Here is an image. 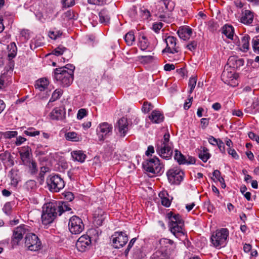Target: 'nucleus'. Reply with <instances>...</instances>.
<instances>
[{"mask_svg": "<svg viewBox=\"0 0 259 259\" xmlns=\"http://www.w3.org/2000/svg\"><path fill=\"white\" fill-rule=\"evenodd\" d=\"M254 15L253 12L249 10H245L242 12L240 22L244 25H252L253 22Z\"/></svg>", "mask_w": 259, "mask_h": 259, "instance_id": "18", "label": "nucleus"}, {"mask_svg": "<svg viewBox=\"0 0 259 259\" xmlns=\"http://www.w3.org/2000/svg\"><path fill=\"white\" fill-rule=\"evenodd\" d=\"M174 158L179 164H184L187 163L186 157L178 150L175 151Z\"/></svg>", "mask_w": 259, "mask_h": 259, "instance_id": "38", "label": "nucleus"}, {"mask_svg": "<svg viewBox=\"0 0 259 259\" xmlns=\"http://www.w3.org/2000/svg\"><path fill=\"white\" fill-rule=\"evenodd\" d=\"M170 135L166 133L162 139L158 141L156 146V150L158 155L162 158L169 159L172 155V144L169 141Z\"/></svg>", "mask_w": 259, "mask_h": 259, "instance_id": "3", "label": "nucleus"}, {"mask_svg": "<svg viewBox=\"0 0 259 259\" xmlns=\"http://www.w3.org/2000/svg\"><path fill=\"white\" fill-rule=\"evenodd\" d=\"M199 158L204 162H206L210 157V154L208 152V149L203 146H201L197 149Z\"/></svg>", "mask_w": 259, "mask_h": 259, "instance_id": "25", "label": "nucleus"}, {"mask_svg": "<svg viewBox=\"0 0 259 259\" xmlns=\"http://www.w3.org/2000/svg\"><path fill=\"white\" fill-rule=\"evenodd\" d=\"M242 59H237L235 56L230 57L228 60V64L234 68H237L244 64Z\"/></svg>", "mask_w": 259, "mask_h": 259, "instance_id": "27", "label": "nucleus"}, {"mask_svg": "<svg viewBox=\"0 0 259 259\" xmlns=\"http://www.w3.org/2000/svg\"><path fill=\"white\" fill-rule=\"evenodd\" d=\"M42 211L52 214L55 217L58 214L61 215L65 211H70V213H73L69 204L63 201L46 203L42 207Z\"/></svg>", "mask_w": 259, "mask_h": 259, "instance_id": "4", "label": "nucleus"}, {"mask_svg": "<svg viewBox=\"0 0 259 259\" xmlns=\"http://www.w3.org/2000/svg\"><path fill=\"white\" fill-rule=\"evenodd\" d=\"M87 114V111L85 109H80L78 110L77 113V118L81 119L85 117Z\"/></svg>", "mask_w": 259, "mask_h": 259, "instance_id": "56", "label": "nucleus"}, {"mask_svg": "<svg viewBox=\"0 0 259 259\" xmlns=\"http://www.w3.org/2000/svg\"><path fill=\"white\" fill-rule=\"evenodd\" d=\"M49 84V80L46 78H42L37 80L35 84V88L40 91H45Z\"/></svg>", "mask_w": 259, "mask_h": 259, "instance_id": "31", "label": "nucleus"}, {"mask_svg": "<svg viewBox=\"0 0 259 259\" xmlns=\"http://www.w3.org/2000/svg\"><path fill=\"white\" fill-rule=\"evenodd\" d=\"M250 36L248 34H245L241 38V48L240 50L243 52H246L249 49Z\"/></svg>", "mask_w": 259, "mask_h": 259, "instance_id": "34", "label": "nucleus"}, {"mask_svg": "<svg viewBox=\"0 0 259 259\" xmlns=\"http://www.w3.org/2000/svg\"><path fill=\"white\" fill-rule=\"evenodd\" d=\"M149 118L151 122L154 123H159L163 121L164 119L163 115L158 110L153 111L149 116Z\"/></svg>", "mask_w": 259, "mask_h": 259, "instance_id": "24", "label": "nucleus"}, {"mask_svg": "<svg viewBox=\"0 0 259 259\" xmlns=\"http://www.w3.org/2000/svg\"><path fill=\"white\" fill-rule=\"evenodd\" d=\"M222 80L226 84H230L236 77L233 72L228 70H224L221 75Z\"/></svg>", "mask_w": 259, "mask_h": 259, "instance_id": "29", "label": "nucleus"}, {"mask_svg": "<svg viewBox=\"0 0 259 259\" xmlns=\"http://www.w3.org/2000/svg\"><path fill=\"white\" fill-rule=\"evenodd\" d=\"M222 33L228 38L233 39L234 33V29L232 26L225 25L223 27Z\"/></svg>", "mask_w": 259, "mask_h": 259, "instance_id": "33", "label": "nucleus"}, {"mask_svg": "<svg viewBox=\"0 0 259 259\" xmlns=\"http://www.w3.org/2000/svg\"><path fill=\"white\" fill-rule=\"evenodd\" d=\"M89 3L98 6H103L107 3V0H88Z\"/></svg>", "mask_w": 259, "mask_h": 259, "instance_id": "53", "label": "nucleus"}, {"mask_svg": "<svg viewBox=\"0 0 259 259\" xmlns=\"http://www.w3.org/2000/svg\"><path fill=\"white\" fill-rule=\"evenodd\" d=\"M8 49L9 50L8 57L9 60H11L15 57L17 54V48L15 43L11 42L9 45L8 46Z\"/></svg>", "mask_w": 259, "mask_h": 259, "instance_id": "36", "label": "nucleus"}, {"mask_svg": "<svg viewBox=\"0 0 259 259\" xmlns=\"http://www.w3.org/2000/svg\"><path fill=\"white\" fill-rule=\"evenodd\" d=\"M165 193H160L159 194V197L161 198V204L162 205L165 207H169L171 204L170 201L169 199L165 196ZM166 195H167V193H166Z\"/></svg>", "mask_w": 259, "mask_h": 259, "instance_id": "45", "label": "nucleus"}, {"mask_svg": "<svg viewBox=\"0 0 259 259\" xmlns=\"http://www.w3.org/2000/svg\"><path fill=\"white\" fill-rule=\"evenodd\" d=\"M166 47L162 52H167L171 54L177 53L180 52V47L177 46V39L173 36H168L165 39Z\"/></svg>", "mask_w": 259, "mask_h": 259, "instance_id": "15", "label": "nucleus"}, {"mask_svg": "<svg viewBox=\"0 0 259 259\" xmlns=\"http://www.w3.org/2000/svg\"><path fill=\"white\" fill-rule=\"evenodd\" d=\"M217 145L218 146V148L220 149V151L222 153H225V144H224V142L221 140H220V141H219V142L218 143V144Z\"/></svg>", "mask_w": 259, "mask_h": 259, "instance_id": "62", "label": "nucleus"}, {"mask_svg": "<svg viewBox=\"0 0 259 259\" xmlns=\"http://www.w3.org/2000/svg\"><path fill=\"white\" fill-rule=\"evenodd\" d=\"M115 130L119 137H124L129 130L127 118L122 117L119 119L115 126Z\"/></svg>", "mask_w": 259, "mask_h": 259, "instance_id": "16", "label": "nucleus"}, {"mask_svg": "<svg viewBox=\"0 0 259 259\" xmlns=\"http://www.w3.org/2000/svg\"><path fill=\"white\" fill-rule=\"evenodd\" d=\"M29 227L25 225H21L13 230V234L12 237V244L13 245H17L23 238L24 234H27L29 231Z\"/></svg>", "mask_w": 259, "mask_h": 259, "instance_id": "13", "label": "nucleus"}, {"mask_svg": "<svg viewBox=\"0 0 259 259\" xmlns=\"http://www.w3.org/2000/svg\"><path fill=\"white\" fill-rule=\"evenodd\" d=\"M0 160L4 163H7L9 166H12L14 165V161L13 156L8 151L0 154Z\"/></svg>", "mask_w": 259, "mask_h": 259, "instance_id": "23", "label": "nucleus"}, {"mask_svg": "<svg viewBox=\"0 0 259 259\" xmlns=\"http://www.w3.org/2000/svg\"><path fill=\"white\" fill-rule=\"evenodd\" d=\"M74 66L66 65L65 66L54 69V78L63 87L71 85L73 80Z\"/></svg>", "mask_w": 259, "mask_h": 259, "instance_id": "1", "label": "nucleus"}, {"mask_svg": "<svg viewBox=\"0 0 259 259\" xmlns=\"http://www.w3.org/2000/svg\"><path fill=\"white\" fill-rule=\"evenodd\" d=\"M143 167L146 171L153 174H159L163 171V166L160 163L159 159L156 157L144 162Z\"/></svg>", "mask_w": 259, "mask_h": 259, "instance_id": "6", "label": "nucleus"}, {"mask_svg": "<svg viewBox=\"0 0 259 259\" xmlns=\"http://www.w3.org/2000/svg\"><path fill=\"white\" fill-rule=\"evenodd\" d=\"M25 246L31 251H36L40 248L41 242L38 237L33 233H27L25 238Z\"/></svg>", "mask_w": 259, "mask_h": 259, "instance_id": "11", "label": "nucleus"}, {"mask_svg": "<svg viewBox=\"0 0 259 259\" xmlns=\"http://www.w3.org/2000/svg\"><path fill=\"white\" fill-rule=\"evenodd\" d=\"M136 240H137L136 238H134L129 242V243L128 244V246H127V248L125 249V250L124 251V253H125V254L126 255H127V254L128 253V252H129L130 249L132 247V246H133L134 244L136 242Z\"/></svg>", "mask_w": 259, "mask_h": 259, "instance_id": "58", "label": "nucleus"}, {"mask_svg": "<svg viewBox=\"0 0 259 259\" xmlns=\"http://www.w3.org/2000/svg\"><path fill=\"white\" fill-rule=\"evenodd\" d=\"M112 245L115 248H120L124 246L128 240L127 235L125 232H115L111 236Z\"/></svg>", "mask_w": 259, "mask_h": 259, "instance_id": "12", "label": "nucleus"}, {"mask_svg": "<svg viewBox=\"0 0 259 259\" xmlns=\"http://www.w3.org/2000/svg\"><path fill=\"white\" fill-rule=\"evenodd\" d=\"M62 34V32L60 30H53L50 31L49 32V36L52 39H56L60 37Z\"/></svg>", "mask_w": 259, "mask_h": 259, "instance_id": "47", "label": "nucleus"}, {"mask_svg": "<svg viewBox=\"0 0 259 259\" xmlns=\"http://www.w3.org/2000/svg\"><path fill=\"white\" fill-rule=\"evenodd\" d=\"M153 106L152 105L151 103H149L147 101H145L144 102L142 110L143 112L145 113H148L153 108Z\"/></svg>", "mask_w": 259, "mask_h": 259, "instance_id": "50", "label": "nucleus"}, {"mask_svg": "<svg viewBox=\"0 0 259 259\" xmlns=\"http://www.w3.org/2000/svg\"><path fill=\"white\" fill-rule=\"evenodd\" d=\"M197 42L196 41L193 40L189 42L186 46V48L190 51H193L196 49Z\"/></svg>", "mask_w": 259, "mask_h": 259, "instance_id": "54", "label": "nucleus"}, {"mask_svg": "<svg viewBox=\"0 0 259 259\" xmlns=\"http://www.w3.org/2000/svg\"><path fill=\"white\" fill-rule=\"evenodd\" d=\"M64 195L65 199L69 201H72L74 198V194L71 192H66L64 193Z\"/></svg>", "mask_w": 259, "mask_h": 259, "instance_id": "57", "label": "nucleus"}, {"mask_svg": "<svg viewBox=\"0 0 259 259\" xmlns=\"http://www.w3.org/2000/svg\"><path fill=\"white\" fill-rule=\"evenodd\" d=\"M26 141V139L22 137L21 136H19L16 138V140L15 141V144L17 146H19L23 144L25 141Z\"/></svg>", "mask_w": 259, "mask_h": 259, "instance_id": "63", "label": "nucleus"}, {"mask_svg": "<svg viewBox=\"0 0 259 259\" xmlns=\"http://www.w3.org/2000/svg\"><path fill=\"white\" fill-rule=\"evenodd\" d=\"M163 24L161 22L158 23L154 24L153 25V30L156 33H158L159 31L162 28Z\"/></svg>", "mask_w": 259, "mask_h": 259, "instance_id": "60", "label": "nucleus"}, {"mask_svg": "<svg viewBox=\"0 0 259 259\" xmlns=\"http://www.w3.org/2000/svg\"><path fill=\"white\" fill-rule=\"evenodd\" d=\"M213 176L221 184L224 185V179L221 177V172L219 170L217 169L213 171Z\"/></svg>", "mask_w": 259, "mask_h": 259, "instance_id": "52", "label": "nucleus"}, {"mask_svg": "<svg viewBox=\"0 0 259 259\" xmlns=\"http://www.w3.org/2000/svg\"><path fill=\"white\" fill-rule=\"evenodd\" d=\"M149 45V42L145 35H143L139 37L138 46L142 50H145Z\"/></svg>", "mask_w": 259, "mask_h": 259, "instance_id": "39", "label": "nucleus"}, {"mask_svg": "<svg viewBox=\"0 0 259 259\" xmlns=\"http://www.w3.org/2000/svg\"><path fill=\"white\" fill-rule=\"evenodd\" d=\"M68 227L72 234H78L84 230V225L79 217L73 215L69 220Z\"/></svg>", "mask_w": 259, "mask_h": 259, "instance_id": "9", "label": "nucleus"}, {"mask_svg": "<svg viewBox=\"0 0 259 259\" xmlns=\"http://www.w3.org/2000/svg\"><path fill=\"white\" fill-rule=\"evenodd\" d=\"M150 259H170L169 254L162 253L161 251H156L150 256Z\"/></svg>", "mask_w": 259, "mask_h": 259, "instance_id": "40", "label": "nucleus"}, {"mask_svg": "<svg viewBox=\"0 0 259 259\" xmlns=\"http://www.w3.org/2000/svg\"><path fill=\"white\" fill-rule=\"evenodd\" d=\"M63 5L65 7L72 6L74 4V0H62Z\"/></svg>", "mask_w": 259, "mask_h": 259, "instance_id": "61", "label": "nucleus"}, {"mask_svg": "<svg viewBox=\"0 0 259 259\" xmlns=\"http://www.w3.org/2000/svg\"><path fill=\"white\" fill-rule=\"evenodd\" d=\"M30 151L31 149L28 146H24L19 151L20 158L23 164H25L29 161Z\"/></svg>", "mask_w": 259, "mask_h": 259, "instance_id": "26", "label": "nucleus"}, {"mask_svg": "<svg viewBox=\"0 0 259 259\" xmlns=\"http://www.w3.org/2000/svg\"><path fill=\"white\" fill-rule=\"evenodd\" d=\"M124 40L128 46H132L135 40V37L134 32L129 31L124 35Z\"/></svg>", "mask_w": 259, "mask_h": 259, "instance_id": "41", "label": "nucleus"}, {"mask_svg": "<svg viewBox=\"0 0 259 259\" xmlns=\"http://www.w3.org/2000/svg\"><path fill=\"white\" fill-rule=\"evenodd\" d=\"M3 210L6 214L8 215L10 214L12 210V207L10 203H6L3 207Z\"/></svg>", "mask_w": 259, "mask_h": 259, "instance_id": "55", "label": "nucleus"}, {"mask_svg": "<svg viewBox=\"0 0 259 259\" xmlns=\"http://www.w3.org/2000/svg\"><path fill=\"white\" fill-rule=\"evenodd\" d=\"M71 156L74 160L80 162H83L87 157L83 152L80 150L72 151Z\"/></svg>", "mask_w": 259, "mask_h": 259, "instance_id": "32", "label": "nucleus"}, {"mask_svg": "<svg viewBox=\"0 0 259 259\" xmlns=\"http://www.w3.org/2000/svg\"><path fill=\"white\" fill-rule=\"evenodd\" d=\"M1 133V137H3L5 139H10L14 137H16L18 135V132L17 131H7L5 132H0Z\"/></svg>", "mask_w": 259, "mask_h": 259, "instance_id": "44", "label": "nucleus"}, {"mask_svg": "<svg viewBox=\"0 0 259 259\" xmlns=\"http://www.w3.org/2000/svg\"><path fill=\"white\" fill-rule=\"evenodd\" d=\"M91 239L88 235H83L80 236L76 243V247L77 250L83 252L90 246Z\"/></svg>", "mask_w": 259, "mask_h": 259, "instance_id": "17", "label": "nucleus"}, {"mask_svg": "<svg viewBox=\"0 0 259 259\" xmlns=\"http://www.w3.org/2000/svg\"><path fill=\"white\" fill-rule=\"evenodd\" d=\"M100 22L101 23L107 24L110 20V17L108 11L105 9L102 10L99 13Z\"/></svg>", "mask_w": 259, "mask_h": 259, "instance_id": "37", "label": "nucleus"}, {"mask_svg": "<svg viewBox=\"0 0 259 259\" xmlns=\"http://www.w3.org/2000/svg\"><path fill=\"white\" fill-rule=\"evenodd\" d=\"M173 243V241L170 239L166 238L160 239L156 245V251H161L162 253L168 254L167 250Z\"/></svg>", "mask_w": 259, "mask_h": 259, "instance_id": "19", "label": "nucleus"}, {"mask_svg": "<svg viewBox=\"0 0 259 259\" xmlns=\"http://www.w3.org/2000/svg\"><path fill=\"white\" fill-rule=\"evenodd\" d=\"M56 217L52 214L46 213L42 211L41 215L42 223L45 225L50 224L54 221Z\"/></svg>", "mask_w": 259, "mask_h": 259, "instance_id": "35", "label": "nucleus"}, {"mask_svg": "<svg viewBox=\"0 0 259 259\" xmlns=\"http://www.w3.org/2000/svg\"><path fill=\"white\" fill-rule=\"evenodd\" d=\"M9 176L11 180V185L16 186L20 181V177L19 174V170L15 168H13L9 172Z\"/></svg>", "mask_w": 259, "mask_h": 259, "instance_id": "28", "label": "nucleus"}, {"mask_svg": "<svg viewBox=\"0 0 259 259\" xmlns=\"http://www.w3.org/2000/svg\"><path fill=\"white\" fill-rule=\"evenodd\" d=\"M66 111L63 107H56L50 113V116L53 120H63L65 118Z\"/></svg>", "mask_w": 259, "mask_h": 259, "instance_id": "20", "label": "nucleus"}, {"mask_svg": "<svg viewBox=\"0 0 259 259\" xmlns=\"http://www.w3.org/2000/svg\"><path fill=\"white\" fill-rule=\"evenodd\" d=\"M47 184L49 190L53 192H59L65 186L64 180L58 175L50 176L47 179Z\"/></svg>", "mask_w": 259, "mask_h": 259, "instance_id": "8", "label": "nucleus"}, {"mask_svg": "<svg viewBox=\"0 0 259 259\" xmlns=\"http://www.w3.org/2000/svg\"><path fill=\"white\" fill-rule=\"evenodd\" d=\"M63 94V91L60 89L55 90L50 99V102H53L59 99Z\"/></svg>", "mask_w": 259, "mask_h": 259, "instance_id": "43", "label": "nucleus"}, {"mask_svg": "<svg viewBox=\"0 0 259 259\" xmlns=\"http://www.w3.org/2000/svg\"><path fill=\"white\" fill-rule=\"evenodd\" d=\"M12 82L11 77L6 74H3L0 76V90H3Z\"/></svg>", "mask_w": 259, "mask_h": 259, "instance_id": "30", "label": "nucleus"}, {"mask_svg": "<svg viewBox=\"0 0 259 259\" xmlns=\"http://www.w3.org/2000/svg\"><path fill=\"white\" fill-rule=\"evenodd\" d=\"M107 214L102 208L98 207L95 210L93 213L94 222L97 225H102Z\"/></svg>", "mask_w": 259, "mask_h": 259, "instance_id": "21", "label": "nucleus"}, {"mask_svg": "<svg viewBox=\"0 0 259 259\" xmlns=\"http://www.w3.org/2000/svg\"><path fill=\"white\" fill-rule=\"evenodd\" d=\"M29 167L32 174H35L37 171V164L34 161H31Z\"/></svg>", "mask_w": 259, "mask_h": 259, "instance_id": "59", "label": "nucleus"}, {"mask_svg": "<svg viewBox=\"0 0 259 259\" xmlns=\"http://www.w3.org/2000/svg\"><path fill=\"white\" fill-rule=\"evenodd\" d=\"M166 176L171 184L179 185L183 180L184 174L180 169L174 167L167 171Z\"/></svg>", "mask_w": 259, "mask_h": 259, "instance_id": "10", "label": "nucleus"}, {"mask_svg": "<svg viewBox=\"0 0 259 259\" xmlns=\"http://www.w3.org/2000/svg\"><path fill=\"white\" fill-rule=\"evenodd\" d=\"M252 46L253 51L259 54V38L257 37L252 40Z\"/></svg>", "mask_w": 259, "mask_h": 259, "instance_id": "49", "label": "nucleus"}, {"mask_svg": "<svg viewBox=\"0 0 259 259\" xmlns=\"http://www.w3.org/2000/svg\"><path fill=\"white\" fill-rule=\"evenodd\" d=\"M169 220V228L171 232L177 238L185 235L184 222L182 217L178 213L170 211L166 214Z\"/></svg>", "mask_w": 259, "mask_h": 259, "instance_id": "2", "label": "nucleus"}, {"mask_svg": "<svg viewBox=\"0 0 259 259\" xmlns=\"http://www.w3.org/2000/svg\"><path fill=\"white\" fill-rule=\"evenodd\" d=\"M65 138L68 141L78 142L80 140L79 137L75 132H68L65 135Z\"/></svg>", "mask_w": 259, "mask_h": 259, "instance_id": "42", "label": "nucleus"}, {"mask_svg": "<svg viewBox=\"0 0 259 259\" xmlns=\"http://www.w3.org/2000/svg\"><path fill=\"white\" fill-rule=\"evenodd\" d=\"M197 82V77L196 76L191 77L190 78L188 83V87L190 88L189 93L191 94L194 88H195Z\"/></svg>", "mask_w": 259, "mask_h": 259, "instance_id": "46", "label": "nucleus"}, {"mask_svg": "<svg viewBox=\"0 0 259 259\" xmlns=\"http://www.w3.org/2000/svg\"><path fill=\"white\" fill-rule=\"evenodd\" d=\"M24 133L29 136L34 137L37 135H39L40 134L39 131H35L33 127L28 128L27 130L24 132Z\"/></svg>", "mask_w": 259, "mask_h": 259, "instance_id": "48", "label": "nucleus"}, {"mask_svg": "<svg viewBox=\"0 0 259 259\" xmlns=\"http://www.w3.org/2000/svg\"><path fill=\"white\" fill-rule=\"evenodd\" d=\"M177 33L180 38L186 40L191 37L192 34V29L189 26H183L179 28Z\"/></svg>", "mask_w": 259, "mask_h": 259, "instance_id": "22", "label": "nucleus"}, {"mask_svg": "<svg viewBox=\"0 0 259 259\" xmlns=\"http://www.w3.org/2000/svg\"><path fill=\"white\" fill-rule=\"evenodd\" d=\"M175 2L172 0H158L155 6L157 11L156 15H159L160 18H164V14L167 12H171L175 7Z\"/></svg>", "mask_w": 259, "mask_h": 259, "instance_id": "7", "label": "nucleus"}, {"mask_svg": "<svg viewBox=\"0 0 259 259\" xmlns=\"http://www.w3.org/2000/svg\"><path fill=\"white\" fill-rule=\"evenodd\" d=\"M113 126L111 124L107 122L100 123L98 126L96 132L100 141H103L105 138L112 133Z\"/></svg>", "mask_w": 259, "mask_h": 259, "instance_id": "14", "label": "nucleus"}, {"mask_svg": "<svg viewBox=\"0 0 259 259\" xmlns=\"http://www.w3.org/2000/svg\"><path fill=\"white\" fill-rule=\"evenodd\" d=\"M229 235V231L227 228L218 229L212 234L211 242L215 248L224 247L227 244Z\"/></svg>", "mask_w": 259, "mask_h": 259, "instance_id": "5", "label": "nucleus"}, {"mask_svg": "<svg viewBox=\"0 0 259 259\" xmlns=\"http://www.w3.org/2000/svg\"><path fill=\"white\" fill-rule=\"evenodd\" d=\"M66 50H67V49L63 46H59L52 51V54L57 56H60L62 55Z\"/></svg>", "mask_w": 259, "mask_h": 259, "instance_id": "51", "label": "nucleus"}, {"mask_svg": "<svg viewBox=\"0 0 259 259\" xmlns=\"http://www.w3.org/2000/svg\"><path fill=\"white\" fill-rule=\"evenodd\" d=\"M248 137L251 140L255 141L257 143H259V136L255 135L253 132H249L248 133Z\"/></svg>", "mask_w": 259, "mask_h": 259, "instance_id": "64", "label": "nucleus"}]
</instances>
